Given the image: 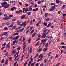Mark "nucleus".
Returning <instances> with one entry per match:
<instances>
[{"label": "nucleus", "mask_w": 66, "mask_h": 66, "mask_svg": "<svg viewBox=\"0 0 66 66\" xmlns=\"http://www.w3.org/2000/svg\"><path fill=\"white\" fill-rule=\"evenodd\" d=\"M1 3V5L2 7H4V8H5V5L7 4V2H3L2 3Z\"/></svg>", "instance_id": "nucleus-1"}, {"label": "nucleus", "mask_w": 66, "mask_h": 66, "mask_svg": "<svg viewBox=\"0 0 66 66\" xmlns=\"http://www.w3.org/2000/svg\"><path fill=\"white\" fill-rule=\"evenodd\" d=\"M18 38H19V36L18 35L16 37H15L13 38V40H15V41H16L17 39H18Z\"/></svg>", "instance_id": "nucleus-2"}, {"label": "nucleus", "mask_w": 66, "mask_h": 66, "mask_svg": "<svg viewBox=\"0 0 66 66\" xmlns=\"http://www.w3.org/2000/svg\"><path fill=\"white\" fill-rule=\"evenodd\" d=\"M17 52V49H15L12 52V55H14Z\"/></svg>", "instance_id": "nucleus-3"}, {"label": "nucleus", "mask_w": 66, "mask_h": 66, "mask_svg": "<svg viewBox=\"0 0 66 66\" xmlns=\"http://www.w3.org/2000/svg\"><path fill=\"white\" fill-rule=\"evenodd\" d=\"M26 45H24L23 47V52H24L26 50V49H27V48H26Z\"/></svg>", "instance_id": "nucleus-4"}, {"label": "nucleus", "mask_w": 66, "mask_h": 66, "mask_svg": "<svg viewBox=\"0 0 66 66\" xmlns=\"http://www.w3.org/2000/svg\"><path fill=\"white\" fill-rule=\"evenodd\" d=\"M46 35H47L46 34L43 35L42 36H41L42 38H45V37H46Z\"/></svg>", "instance_id": "nucleus-5"}, {"label": "nucleus", "mask_w": 66, "mask_h": 66, "mask_svg": "<svg viewBox=\"0 0 66 66\" xmlns=\"http://www.w3.org/2000/svg\"><path fill=\"white\" fill-rule=\"evenodd\" d=\"M47 40V39H44L43 40H42L41 41V44H42V43H46V41Z\"/></svg>", "instance_id": "nucleus-6"}, {"label": "nucleus", "mask_w": 66, "mask_h": 66, "mask_svg": "<svg viewBox=\"0 0 66 66\" xmlns=\"http://www.w3.org/2000/svg\"><path fill=\"white\" fill-rule=\"evenodd\" d=\"M3 30H4V31H7L9 29L7 27H5L3 28Z\"/></svg>", "instance_id": "nucleus-7"}, {"label": "nucleus", "mask_w": 66, "mask_h": 66, "mask_svg": "<svg viewBox=\"0 0 66 66\" xmlns=\"http://www.w3.org/2000/svg\"><path fill=\"white\" fill-rule=\"evenodd\" d=\"M31 6V7L30 6H29V8L28 9V11L29 12H30V11H32V6Z\"/></svg>", "instance_id": "nucleus-8"}, {"label": "nucleus", "mask_w": 66, "mask_h": 66, "mask_svg": "<svg viewBox=\"0 0 66 66\" xmlns=\"http://www.w3.org/2000/svg\"><path fill=\"white\" fill-rule=\"evenodd\" d=\"M8 62H8V60L7 59L5 62V64L6 66H7V65H8Z\"/></svg>", "instance_id": "nucleus-9"}, {"label": "nucleus", "mask_w": 66, "mask_h": 66, "mask_svg": "<svg viewBox=\"0 0 66 66\" xmlns=\"http://www.w3.org/2000/svg\"><path fill=\"white\" fill-rule=\"evenodd\" d=\"M10 48V45H7L6 46V49H8V50H9V48Z\"/></svg>", "instance_id": "nucleus-10"}, {"label": "nucleus", "mask_w": 66, "mask_h": 66, "mask_svg": "<svg viewBox=\"0 0 66 66\" xmlns=\"http://www.w3.org/2000/svg\"><path fill=\"white\" fill-rule=\"evenodd\" d=\"M10 5L8 4H6V5H5V9H7V7H8Z\"/></svg>", "instance_id": "nucleus-11"}, {"label": "nucleus", "mask_w": 66, "mask_h": 66, "mask_svg": "<svg viewBox=\"0 0 66 66\" xmlns=\"http://www.w3.org/2000/svg\"><path fill=\"white\" fill-rule=\"evenodd\" d=\"M38 43H39V42H37L36 44H35V46H36L37 47H38V46H39V44H38Z\"/></svg>", "instance_id": "nucleus-12"}, {"label": "nucleus", "mask_w": 66, "mask_h": 66, "mask_svg": "<svg viewBox=\"0 0 66 66\" xmlns=\"http://www.w3.org/2000/svg\"><path fill=\"white\" fill-rule=\"evenodd\" d=\"M23 23V25L24 26H23L24 27H25V26H26V24H27L26 23V21H25Z\"/></svg>", "instance_id": "nucleus-13"}, {"label": "nucleus", "mask_w": 66, "mask_h": 66, "mask_svg": "<svg viewBox=\"0 0 66 66\" xmlns=\"http://www.w3.org/2000/svg\"><path fill=\"white\" fill-rule=\"evenodd\" d=\"M13 16V15H9L8 16L9 19H11V17H12Z\"/></svg>", "instance_id": "nucleus-14"}, {"label": "nucleus", "mask_w": 66, "mask_h": 66, "mask_svg": "<svg viewBox=\"0 0 66 66\" xmlns=\"http://www.w3.org/2000/svg\"><path fill=\"white\" fill-rule=\"evenodd\" d=\"M49 46V43H46L45 46V48H47V47H48V46Z\"/></svg>", "instance_id": "nucleus-15"}, {"label": "nucleus", "mask_w": 66, "mask_h": 66, "mask_svg": "<svg viewBox=\"0 0 66 66\" xmlns=\"http://www.w3.org/2000/svg\"><path fill=\"white\" fill-rule=\"evenodd\" d=\"M17 23L18 25H19V26L21 25V22L19 21L17 22Z\"/></svg>", "instance_id": "nucleus-16"}, {"label": "nucleus", "mask_w": 66, "mask_h": 66, "mask_svg": "<svg viewBox=\"0 0 66 66\" xmlns=\"http://www.w3.org/2000/svg\"><path fill=\"white\" fill-rule=\"evenodd\" d=\"M31 61H30L28 63V66H30L31 65Z\"/></svg>", "instance_id": "nucleus-17"}, {"label": "nucleus", "mask_w": 66, "mask_h": 66, "mask_svg": "<svg viewBox=\"0 0 66 66\" xmlns=\"http://www.w3.org/2000/svg\"><path fill=\"white\" fill-rule=\"evenodd\" d=\"M4 61H5V60H4V59H2L1 61V63L2 64V63H4Z\"/></svg>", "instance_id": "nucleus-18"}, {"label": "nucleus", "mask_w": 66, "mask_h": 66, "mask_svg": "<svg viewBox=\"0 0 66 66\" xmlns=\"http://www.w3.org/2000/svg\"><path fill=\"white\" fill-rule=\"evenodd\" d=\"M28 8H26L25 10V12H24V13H27L28 12Z\"/></svg>", "instance_id": "nucleus-19"}, {"label": "nucleus", "mask_w": 66, "mask_h": 66, "mask_svg": "<svg viewBox=\"0 0 66 66\" xmlns=\"http://www.w3.org/2000/svg\"><path fill=\"white\" fill-rule=\"evenodd\" d=\"M35 35H36V33H34L32 35V37H34L35 36Z\"/></svg>", "instance_id": "nucleus-20"}, {"label": "nucleus", "mask_w": 66, "mask_h": 66, "mask_svg": "<svg viewBox=\"0 0 66 66\" xmlns=\"http://www.w3.org/2000/svg\"><path fill=\"white\" fill-rule=\"evenodd\" d=\"M43 24L45 26H46L47 24V22H44L43 23Z\"/></svg>", "instance_id": "nucleus-21"}, {"label": "nucleus", "mask_w": 66, "mask_h": 66, "mask_svg": "<svg viewBox=\"0 0 66 66\" xmlns=\"http://www.w3.org/2000/svg\"><path fill=\"white\" fill-rule=\"evenodd\" d=\"M42 49H43L42 48L39 49L38 50V52H40L42 50Z\"/></svg>", "instance_id": "nucleus-22"}, {"label": "nucleus", "mask_w": 66, "mask_h": 66, "mask_svg": "<svg viewBox=\"0 0 66 66\" xmlns=\"http://www.w3.org/2000/svg\"><path fill=\"white\" fill-rule=\"evenodd\" d=\"M25 17H26V15H23L21 17V19H23Z\"/></svg>", "instance_id": "nucleus-23"}, {"label": "nucleus", "mask_w": 66, "mask_h": 66, "mask_svg": "<svg viewBox=\"0 0 66 66\" xmlns=\"http://www.w3.org/2000/svg\"><path fill=\"white\" fill-rule=\"evenodd\" d=\"M54 11V9H53L52 8L50 9V11Z\"/></svg>", "instance_id": "nucleus-24"}, {"label": "nucleus", "mask_w": 66, "mask_h": 66, "mask_svg": "<svg viewBox=\"0 0 66 66\" xmlns=\"http://www.w3.org/2000/svg\"><path fill=\"white\" fill-rule=\"evenodd\" d=\"M32 47H31L29 49V52L30 53L32 52Z\"/></svg>", "instance_id": "nucleus-25"}, {"label": "nucleus", "mask_w": 66, "mask_h": 66, "mask_svg": "<svg viewBox=\"0 0 66 66\" xmlns=\"http://www.w3.org/2000/svg\"><path fill=\"white\" fill-rule=\"evenodd\" d=\"M48 13H46L45 14L44 16H45V17H47V16H48Z\"/></svg>", "instance_id": "nucleus-26"}, {"label": "nucleus", "mask_w": 66, "mask_h": 66, "mask_svg": "<svg viewBox=\"0 0 66 66\" xmlns=\"http://www.w3.org/2000/svg\"><path fill=\"white\" fill-rule=\"evenodd\" d=\"M6 34H7V32H5L3 33V35H6Z\"/></svg>", "instance_id": "nucleus-27"}, {"label": "nucleus", "mask_w": 66, "mask_h": 66, "mask_svg": "<svg viewBox=\"0 0 66 66\" xmlns=\"http://www.w3.org/2000/svg\"><path fill=\"white\" fill-rule=\"evenodd\" d=\"M56 2L57 3H60V1H59V0H56Z\"/></svg>", "instance_id": "nucleus-28"}, {"label": "nucleus", "mask_w": 66, "mask_h": 66, "mask_svg": "<svg viewBox=\"0 0 66 66\" xmlns=\"http://www.w3.org/2000/svg\"><path fill=\"white\" fill-rule=\"evenodd\" d=\"M16 43V41H13V44L12 45V46H13V45H14Z\"/></svg>", "instance_id": "nucleus-29"}, {"label": "nucleus", "mask_w": 66, "mask_h": 66, "mask_svg": "<svg viewBox=\"0 0 66 66\" xmlns=\"http://www.w3.org/2000/svg\"><path fill=\"white\" fill-rule=\"evenodd\" d=\"M16 28V27L15 26H13L12 28V30H13V29H15V28Z\"/></svg>", "instance_id": "nucleus-30"}, {"label": "nucleus", "mask_w": 66, "mask_h": 66, "mask_svg": "<svg viewBox=\"0 0 66 66\" xmlns=\"http://www.w3.org/2000/svg\"><path fill=\"white\" fill-rule=\"evenodd\" d=\"M63 52H64V51L63 50H62L61 51L60 53L61 54H63Z\"/></svg>", "instance_id": "nucleus-31"}, {"label": "nucleus", "mask_w": 66, "mask_h": 66, "mask_svg": "<svg viewBox=\"0 0 66 66\" xmlns=\"http://www.w3.org/2000/svg\"><path fill=\"white\" fill-rule=\"evenodd\" d=\"M9 59L10 61H11L12 60V57H10L9 58Z\"/></svg>", "instance_id": "nucleus-32"}, {"label": "nucleus", "mask_w": 66, "mask_h": 66, "mask_svg": "<svg viewBox=\"0 0 66 66\" xmlns=\"http://www.w3.org/2000/svg\"><path fill=\"white\" fill-rule=\"evenodd\" d=\"M10 24V23L9 22H7L6 23V26H8Z\"/></svg>", "instance_id": "nucleus-33"}, {"label": "nucleus", "mask_w": 66, "mask_h": 66, "mask_svg": "<svg viewBox=\"0 0 66 66\" xmlns=\"http://www.w3.org/2000/svg\"><path fill=\"white\" fill-rule=\"evenodd\" d=\"M20 49H21V48H20V47H18L17 48V50L18 51L20 50Z\"/></svg>", "instance_id": "nucleus-34"}, {"label": "nucleus", "mask_w": 66, "mask_h": 66, "mask_svg": "<svg viewBox=\"0 0 66 66\" xmlns=\"http://www.w3.org/2000/svg\"><path fill=\"white\" fill-rule=\"evenodd\" d=\"M65 7H66V5H64L62 6V9H64Z\"/></svg>", "instance_id": "nucleus-35"}, {"label": "nucleus", "mask_w": 66, "mask_h": 66, "mask_svg": "<svg viewBox=\"0 0 66 66\" xmlns=\"http://www.w3.org/2000/svg\"><path fill=\"white\" fill-rule=\"evenodd\" d=\"M51 8H52L53 9H55V6H52Z\"/></svg>", "instance_id": "nucleus-36"}, {"label": "nucleus", "mask_w": 66, "mask_h": 66, "mask_svg": "<svg viewBox=\"0 0 66 66\" xmlns=\"http://www.w3.org/2000/svg\"><path fill=\"white\" fill-rule=\"evenodd\" d=\"M32 29H33V27H31L30 28V29L29 30L30 31H31V30H32Z\"/></svg>", "instance_id": "nucleus-37"}, {"label": "nucleus", "mask_w": 66, "mask_h": 66, "mask_svg": "<svg viewBox=\"0 0 66 66\" xmlns=\"http://www.w3.org/2000/svg\"><path fill=\"white\" fill-rule=\"evenodd\" d=\"M31 38H30L28 40V43H30V42H31Z\"/></svg>", "instance_id": "nucleus-38"}, {"label": "nucleus", "mask_w": 66, "mask_h": 66, "mask_svg": "<svg viewBox=\"0 0 66 66\" xmlns=\"http://www.w3.org/2000/svg\"><path fill=\"white\" fill-rule=\"evenodd\" d=\"M31 14V12H27L28 15H30Z\"/></svg>", "instance_id": "nucleus-39"}, {"label": "nucleus", "mask_w": 66, "mask_h": 66, "mask_svg": "<svg viewBox=\"0 0 66 66\" xmlns=\"http://www.w3.org/2000/svg\"><path fill=\"white\" fill-rule=\"evenodd\" d=\"M16 13L17 14H20V12L19 11H16Z\"/></svg>", "instance_id": "nucleus-40"}, {"label": "nucleus", "mask_w": 66, "mask_h": 66, "mask_svg": "<svg viewBox=\"0 0 66 66\" xmlns=\"http://www.w3.org/2000/svg\"><path fill=\"white\" fill-rule=\"evenodd\" d=\"M50 18H48L47 19H46V21H49V20Z\"/></svg>", "instance_id": "nucleus-41"}, {"label": "nucleus", "mask_w": 66, "mask_h": 66, "mask_svg": "<svg viewBox=\"0 0 66 66\" xmlns=\"http://www.w3.org/2000/svg\"><path fill=\"white\" fill-rule=\"evenodd\" d=\"M13 26V24H11V25H10V26H9L8 27L9 28H11V27H12Z\"/></svg>", "instance_id": "nucleus-42"}, {"label": "nucleus", "mask_w": 66, "mask_h": 66, "mask_svg": "<svg viewBox=\"0 0 66 66\" xmlns=\"http://www.w3.org/2000/svg\"><path fill=\"white\" fill-rule=\"evenodd\" d=\"M35 64V63L34 62L31 65V66H34V65Z\"/></svg>", "instance_id": "nucleus-43"}, {"label": "nucleus", "mask_w": 66, "mask_h": 66, "mask_svg": "<svg viewBox=\"0 0 66 66\" xmlns=\"http://www.w3.org/2000/svg\"><path fill=\"white\" fill-rule=\"evenodd\" d=\"M24 28H22L21 29V30H20V32H22V31H23V30H24Z\"/></svg>", "instance_id": "nucleus-44"}, {"label": "nucleus", "mask_w": 66, "mask_h": 66, "mask_svg": "<svg viewBox=\"0 0 66 66\" xmlns=\"http://www.w3.org/2000/svg\"><path fill=\"white\" fill-rule=\"evenodd\" d=\"M19 58H17V59H15V62H17V61H19Z\"/></svg>", "instance_id": "nucleus-45"}, {"label": "nucleus", "mask_w": 66, "mask_h": 66, "mask_svg": "<svg viewBox=\"0 0 66 66\" xmlns=\"http://www.w3.org/2000/svg\"><path fill=\"white\" fill-rule=\"evenodd\" d=\"M38 4H40V3H41V1H39L38 2Z\"/></svg>", "instance_id": "nucleus-46"}, {"label": "nucleus", "mask_w": 66, "mask_h": 66, "mask_svg": "<svg viewBox=\"0 0 66 66\" xmlns=\"http://www.w3.org/2000/svg\"><path fill=\"white\" fill-rule=\"evenodd\" d=\"M17 62H15L13 66H15L16 65V64H17Z\"/></svg>", "instance_id": "nucleus-47"}, {"label": "nucleus", "mask_w": 66, "mask_h": 66, "mask_svg": "<svg viewBox=\"0 0 66 66\" xmlns=\"http://www.w3.org/2000/svg\"><path fill=\"white\" fill-rule=\"evenodd\" d=\"M51 4L52 5H55V3H52Z\"/></svg>", "instance_id": "nucleus-48"}, {"label": "nucleus", "mask_w": 66, "mask_h": 66, "mask_svg": "<svg viewBox=\"0 0 66 66\" xmlns=\"http://www.w3.org/2000/svg\"><path fill=\"white\" fill-rule=\"evenodd\" d=\"M65 43H64L63 42H61V45H64V44Z\"/></svg>", "instance_id": "nucleus-49"}, {"label": "nucleus", "mask_w": 66, "mask_h": 66, "mask_svg": "<svg viewBox=\"0 0 66 66\" xmlns=\"http://www.w3.org/2000/svg\"><path fill=\"white\" fill-rule=\"evenodd\" d=\"M37 4H36L34 6V7L35 8H36V7H37Z\"/></svg>", "instance_id": "nucleus-50"}, {"label": "nucleus", "mask_w": 66, "mask_h": 66, "mask_svg": "<svg viewBox=\"0 0 66 66\" xmlns=\"http://www.w3.org/2000/svg\"><path fill=\"white\" fill-rule=\"evenodd\" d=\"M38 53H37L36 55H35V56L34 57V58H35V57H37V56H38Z\"/></svg>", "instance_id": "nucleus-51"}, {"label": "nucleus", "mask_w": 66, "mask_h": 66, "mask_svg": "<svg viewBox=\"0 0 66 66\" xmlns=\"http://www.w3.org/2000/svg\"><path fill=\"white\" fill-rule=\"evenodd\" d=\"M9 54H8V52H7L5 54V56H6L7 55H8Z\"/></svg>", "instance_id": "nucleus-52"}, {"label": "nucleus", "mask_w": 66, "mask_h": 66, "mask_svg": "<svg viewBox=\"0 0 66 66\" xmlns=\"http://www.w3.org/2000/svg\"><path fill=\"white\" fill-rule=\"evenodd\" d=\"M4 38V37H2L1 38V41H2V39H3V38Z\"/></svg>", "instance_id": "nucleus-53"}, {"label": "nucleus", "mask_w": 66, "mask_h": 66, "mask_svg": "<svg viewBox=\"0 0 66 66\" xmlns=\"http://www.w3.org/2000/svg\"><path fill=\"white\" fill-rule=\"evenodd\" d=\"M9 19H10L9 18V17L7 18L6 17H5V20H8Z\"/></svg>", "instance_id": "nucleus-54"}, {"label": "nucleus", "mask_w": 66, "mask_h": 66, "mask_svg": "<svg viewBox=\"0 0 66 66\" xmlns=\"http://www.w3.org/2000/svg\"><path fill=\"white\" fill-rule=\"evenodd\" d=\"M44 62H45V63H47V59H45L44 60Z\"/></svg>", "instance_id": "nucleus-55"}, {"label": "nucleus", "mask_w": 66, "mask_h": 66, "mask_svg": "<svg viewBox=\"0 0 66 66\" xmlns=\"http://www.w3.org/2000/svg\"><path fill=\"white\" fill-rule=\"evenodd\" d=\"M50 54H51V52H49V53H48V57H49L50 55Z\"/></svg>", "instance_id": "nucleus-56"}, {"label": "nucleus", "mask_w": 66, "mask_h": 66, "mask_svg": "<svg viewBox=\"0 0 66 66\" xmlns=\"http://www.w3.org/2000/svg\"><path fill=\"white\" fill-rule=\"evenodd\" d=\"M66 13L65 14H63V17H65V16H66Z\"/></svg>", "instance_id": "nucleus-57"}, {"label": "nucleus", "mask_w": 66, "mask_h": 66, "mask_svg": "<svg viewBox=\"0 0 66 66\" xmlns=\"http://www.w3.org/2000/svg\"><path fill=\"white\" fill-rule=\"evenodd\" d=\"M28 57H29V54H28L27 55V57L26 58V59H27L28 58Z\"/></svg>", "instance_id": "nucleus-58"}, {"label": "nucleus", "mask_w": 66, "mask_h": 66, "mask_svg": "<svg viewBox=\"0 0 66 66\" xmlns=\"http://www.w3.org/2000/svg\"><path fill=\"white\" fill-rule=\"evenodd\" d=\"M5 48V46L4 47H2V48L1 49V50H2L3 49H4Z\"/></svg>", "instance_id": "nucleus-59"}, {"label": "nucleus", "mask_w": 66, "mask_h": 66, "mask_svg": "<svg viewBox=\"0 0 66 66\" xmlns=\"http://www.w3.org/2000/svg\"><path fill=\"white\" fill-rule=\"evenodd\" d=\"M40 37H39L38 38H37L36 40V41H38L40 40Z\"/></svg>", "instance_id": "nucleus-60"}, {"label": "nucleus", "mask_w": 66, "mask_h": 66, "mask_svg": "<svg viewBox=\"0 0 66 66\" xmlns=\"http://www.w3.org/2000/svg\"><path fill=\"white\" fill-rule=\"evenodd\" d=\"M4 16L5 17H7V14H4Z\"/></svg>", "instance_id": "nucleus-61"}, {"label": "nucleus", "mask_w": 66, "mask_h": 66, "mask_svg": "<svg viewBox=\"0 0 66 66\" xmlns=\"http://www.w3.org/2000/svg\"><path fill=\"white\" fill-rule=\"evenodd\" d=\"M51 24V23H49L48 24V25L47 27H50Z\"/></svg>", "instance_id": "nucleus-62"}, {"label": "nucleus", "mask_w": 66, "mask_h": 66, "mask_svg": "<svg viewBox=\"0 0 66 66\" xmlns=\"http://www.w3.org/2000/svg\"><path fill=\"white\" fill-rule=\"evenodd\" d=\"M27 62H25L24 64V66H26V64H27Z\"/></svg>", "instance_id": "nucleus-63"}, {"label": "nucleus", "mask_w": 66, "mask_h": 66, "mask_svg": "<svg viewBox=\"0 0 66 66\" xmlns=\"http://www.w3.org/2000/svg\"><path fill=\"white\" fill-rule=\"evenodd\" d=\"M6 45V43H5L2 44V46H5Z\"/></svg>", "instance_id": "nucleus-64"}]
</instances>
